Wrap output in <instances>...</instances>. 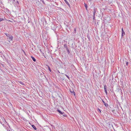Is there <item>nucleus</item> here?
I'll return each instance as SVG.
<instances>
[{
    "label": "nucleus",
    "instance_id": "1",
    "mask_svg": "<svg viewBox=\"0 0 131 131\" xmlns=\"http://www.w3.org/2000/svg\"><path fill=\"white\" fill-rule=\"evenodd\" d=\"M5 34L7 37H8L9 39L10 40H12L13 39V37L12 35L7 33H5Z\"/></svg>",
    "mask_w": 131,
    "mask_h": 131
},
{
    "label": "nucleus",
    "instance_id": "2",
    "mask_svg": "<svg viewBox=\"0 0 131 131\" xmlns=\"http://www.w3.org/2000/svg\"><path fill=\"white\" fill-rule=\"evenodd\" d=\"M125 35V32L124 31L123 28H122V35L121 37H122L123 35Z\"/></svg>",
    "mask_w": 131,
    "mask_h": 131
},
{
    "label": "nucleus",
    "instance_id": "3",
    "mask_svg": "<svg viewBox=\"0 0 131 131\" xmlns=\"http://www.w3.org/2000/svg\"><path fill=\"white\" fill-rule=\"evenodd\" d=\"M70 92L72 94H73L74 95H75V93L73 91V90H72V91L71 90H70Z\"/></svg>",
    "mask_w": 131,
    "mask_h": 131
},
{
    "label": "nucleus",
    "instance_id": "4",
    "mask_svg": "<svg viewBox=\"0 0 131 131\" xmlns=\"http://www.w3.org/2000/svg\"><path fill=\"white\" fill-rule=\"evenodd\" d=\"M57 111L59 112L60 114H64L63 112H62L60 110H57Z\"/></svg>",
    "mask_w": 131,
    "mask_h": 131
},
{
    "label": "nucleus",
    "instance_id": "5",
    "mask_svg": "<svg viewBox=\"0 0 131 131\" xmlns=\"http://www.w3.org/2000/svg\"><path fill=\"white\" fill-rule=\"evenodd\" d=\"M102 102L104 103V105L106 107L108 105L103 100H102Z\"/></svg>",
    "mask_w": 131,
    "mask_h": 131
},
{
    "label": "nucleus",
    "instance_id": "6",
    "mask_svg": "<svg viewBox=\"0 0 131 131\" xmlns=\"http://www.w3.org/2000/svg\"><path fill=\"white\" fill-rule=\"evenodd\" d=\"M32 126L34 129L35 130H36L37 129V128H36V127H35L34 125H32Z\"/></svg>",
    "mask_w": 131,
    "mask_h": 131
},
{
    "label": "nucleus",
    "instance_id": "7",
    "mask_svg": "<svg viewBox=\"0 0 131 131\" xmlns=\"http://www.w3.org/2000/svg\"><path fill=\"white\" fill-rule=\"evenodd\" d=\"M95 13H96V11L95 10V8H94L93 11V15H95Z\"/></svg>",
    "mask_w": 131,
    "mask_h": 131
},
{
    "label": "nucleus",
    "instance_id": "8",
    "mask_svg": "<svg viewBox=\"0 0 131 131\" xmlns=\"http://www.w3.org/2000/svg\"><path fill=\"white\" fill-rule=\"evenodd\" d=\"M64 47L65 48H66V49H67V48H68L67 47V45L66 44H65L64 45Z\"/></svg>",
    "mask_w": 131,
    "mask_h": 131
},
{
    "label": "nucleus",
    "instance_id": "9",
    "mask_svg": "<svg viewBox=\"0 0 131 131\" xmlns=\"http://www.w3.org/2000/svg\"><path fill=\"white\" fill-rule=\"evenodd\" d=\"M31 58H32V60H33L34 61H36V60L34 58V57H33L32 56H31Z\"/></svg>",
    "mask_w": 131,
    "mask_h": 131
},
{
    "label": "nucleus",
    "instance_id": "10",
    "mask_svg": "<svg viewBox=\"0 0 131 131\" xmlns=\"http://www.w3.org/2000/svg\"><path fill=\"white\" fill-rule=\"evenodd\" d=\"M66 49L68 52V54H69L70 53V50H69V49H68V48H67V49Z\"/></svg>",
    "mask_w": 131,
    "mask_h": 131
},
{
    "label": "nucleus",
    "instance_id": "11",
    "mask_svg": "<svg viewBox=\"0 0 131 131\" xmlns=\"http://www.w3.org/2000/svg\"><path fill=\"white\" fill-rule=\"evenodd\" d=\"M104 89L105 91H106L107 90V86L106 85H105L104 86Z\"/></svg>",
    "mask_w": 131,
    "mask_h": 131
},
{
    "label": "nucleus",
    "instance_id": "12",
    "mask_svg": "<svg viewBox=\"0 0 131 131\" xmlns=\"http://www.w3.org/2000/svg\"><path fill=\"white\" fill-rule=\"evenodd\" d=\"M76 29L75 28H74V29L73 32L74 33H76Z\"/></svg>",
    "mask_w": 131,
    "mask_h": 131
},
{
    "label": "nucleus",
    "instance_id": "13",
    "mask_svg": "<svg viewBox=\"0 0 131 131\" xmlns=\"http://www.w3.org/2000/svg\"><path fill=\"white\" fill-rule=\"evenodd\" d=\"M84 6L86 8V9H87V7H88L87 5L85 3H84Z\"/></svg>",
    "mask_w": 131,
    "mask_h": 131
},
{
    "label": "nucleus",
    "instance_id": "14",
    "mask_svg": "<svg viewBox=\"0 0 131 131\" xmlns=\"http://www.w3.org/2000/svg\"><path fill=\"white\" fill-rule=\"evenodd\" d=\"M68 78V79L69 80L70 79V77L67 75H65Z\"/></svg>",
    "mask_w": 131,
    "mask_h": 131
},
{
    "label": "nucleus",
    "instance_id": "15",
    "mask_svg": "<svg viewBox=\"0 0 131 131\" xmlns=\"http://www.w3.org/2000/svg\"><path fill=\"white\" fill-rule=\"evenodd\" d=\"M3 20V18H0V22L2 20Z\"/></svg>",
    "mask_w": 131,
    "mask_h": 131
},
{
    "label": "nucleus",
    "instance_id": "16",
    "mask_svg": "<svg viewBox=\"0 0 131 131\" xmlns=\"http://www.w3.org/2000/svg\"><path fill=\"white\" fill-rule=\"evenodd\" d=\"M48 69H49V70L50 71V72H51V69L50 68L49 66L48 67Z\"/></svg>",
    "mask_w": 131,
    "mask_h": 131
},
{
    "label": "nucleus",
    "instance_id": "17",
    "mask_svg": "<svg viewBox=\"0 0 131 131\" xmlns=\"http://www.w3.org/2000/svg\"><path fill=\"white\" fill-rule=\"evenodd\" d=\"M12 2L13 3H15L14 2H15V0H12Z\"/></svg>",
    "mask_w": 131,
    "mask_h": 131
},
{
    "label": "nucleus",
    "instance_id": "18",
    "mask_svg": "<svg viewBox=\"0 0 131 131\" xmlns=\"http://www.w3.org/2000/svg\"><path fill=\"white\" fill-rule=\"evenodd\" d=\"M64 0L65 1L66 3V4H67V3H68L67 2V1H66V0Z\"/></svg>",
    "mask_w": 131,
    "mask_h": 131
},
{
    "label": "nucleus",
    "instance_id": "19",
    "mask_svg": "<svg viewBox=\"0 0 131 131\" xmlns=\"http://www.w3.org/2000/svg\"><path fill=\"white\" fill-rule=\"evenodd\" d=\"M105 93H106V95H107V90H106V91H105Z\"/></svg>",
    "mask_w": 131,
    "mask_h": 131
},
{
    "label": "nucleus",
    "instance_id": "20",
    "mask_svg": "<svg viewBox=\"0 0 131 131\" xmlns=\"http://www.w3.org/2000/svg\"><path fill=\"white\" fill-rule=\"evenodd\" d=\"M95 15H93V18L94 19V18H95Z\"/></svg>",
    "mask_w": 131,
    "mask_h": 131
},
{
    "label": "nucleus",
    "instance_id": "21",
    "mask_svg": "<svg viewBox=\"0 0 131 131\" xmlns=\"http://www.w3.org/2000/svg\"><path fill=\"white\" fill-rule=\"evenodd\" d=\"M126 66H127V65H128V62H127H127H126Z\"/></svg>",
    "mask_w": 131,
    "mask_h": 131
},
{
    "label": "nucleus",
    "instance_id": "22",
    "mask_svg": "<svg viewBox=\"0 0 131 131\" xmlns=\"http://www.w3.org/2000/svg\"><path fill=\"white\" fill-rule=\"evenodd\" d=\"M20 83L21 84H23V82H20Z\"/></svg>",
    "mask_w": 131,
    "mask_h": 131
},
{
    "label": "nucleus",
    "instance_id": "23",
    "mask_svg": "<svg viewBox=\"0 0 131 131\" xmlns=\"http://www.w3.org/2000/svg\"><path fill=\"white\" fill-rule=\"evenodd\" d=\"M64 114L63 115V116H66V115L65 114Z\"/></svg>",
    "mask_w": 131,
    "mask_h": 131
},
{
    "label": "nucleus",
    "instance_id": "24",
    "mask_svg": "<svg viewBox=\"0 0 131 131\" xmlns=\"http://www.w3.org/2000/svg\"><path fill=\"white\" fill-rule=\"evenodd\" d=\"M98 110H99V112H100V113H101V111L100 110V109H98Z\"/></svg>",
    "mask_w": 131,
    "mask_h": 131
},
{
    "label": "nucleus",
    "instance_id": "25",
    "mask_svg": "<svg viewBox=\"0 0 131 131\" xmlns=\"http://www.w3.org/2000/svg\"><path fill=\"white\" fill-rule=\"evenodd\" d=\"M67 5H68V6H70V4L68 3H67Z\"/></svg>",
    "mask_w": 131,
    "mask_h": 131
},
{
    "label": "nucleus",
    "instance_id": "26",
    "mask_svg": "<svg viewBox=\"0 0 131 131\" xmlns=\"http://www.w3.org/2000/svg\"><path fill=\"white\" fill-rule=\"evenodd\" d=\"M17 3H18V1H17Z\"/></svg>",
    "mask_w": 131,
    "mask_h": 131
},
{
    "label": "nucleus",
    "instance_id": "27",
    "mask_svg": "<svg viewBox=\"0 0 131 131\" xmlns=\"http://www.w3.org/2000/svg\"><path fill=\"white\" fill-rule=\"evenodd\" d=\"M9 131H10V130H9Z\"/></svg>",
    "mask_w": 131,
    "mask_h": 131
}]
</instances>
